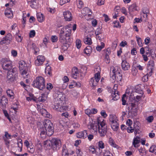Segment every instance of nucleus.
I'll return each instance as SVG.
<instances>
[{"label":"nucleus","instance_id":"nucleus-3","mask_svg":"<svg viewBox=\"0 0 156 156\" xmlns=\"http://www.w3.org/2000/svg\"><path fill=\"white\" fill-rule=\"evenodd\" d=\"M97 120L100 124L98 131L100 136L103 137L106 134L107 130V126L106 122L101 117L97 118Z\"/></svg>","mask_w":156,"mask_h":156},{"label":"nucleus","instance_id":"nucleus-38","mask_svg":"<svg viewBox=\"0 0 156 156\" xmlns=\"http://www.w3.org/2000/svg\"><path fill=\"white\" fill-rule=\"evenodd\" d=\"M109 143L111 146L117 148L118 147V145L115 144L114 140L111 138H109Z\"/></svg>","mask_w":156,"mask_h":156},{"label":"nucleus","instance_id":"nucleus-17","mask_svg":"<svg viewBox=\"0 0 156 156\" xmlns=\"http://www.w3.org/2000/svg\"><path fill=\"white\" fill-rule=\"evenodd\" d=\"M97 112V109L95 108H92L91 109H87L85 110V113L89 116L92 115L96 114Z\"/></svg>","mask_w":156,"mask_h":156},{"label":"nucleus","instance_id":"nucleus-46","mask_svg":"<svg viewBox=\"0 0 156 156\" xmlns=\"http://www.w3.org/2000/svg\"><path fill=\"white\" fill-rule=\"evenodd\" d=\"M27 147L28 151L30 153H33L34 152L35 150L33 146H30Z\"/></svg>","mask_w":156,"mask_h":156},{"label":"nucleus","instance_id":"nucleus-15","mask_svg":"<svg viewBox=\"0 0 156 156\" xmlns=\"http://www.w3.org/2000/svg\"><path fill=\"white\" fill-rule=\"evenodd\" d=\"M79 68L80 69H79V74H80L81 77V79H82L86 73L87 68L85 66L82 65L80 66Z\"/></svg>","mask_w":156,"mask_h":156},{"label":"nucleus","instance_id":"nucleus-1","mask_svg":"<svg viewBox=\"0 0 156 156\" xmlns=\"http://www.w3.org/2000/svg\"><path fill=\"white\" fill-rule=\"evenodd\" d=\"M1 62L3 69L8 71L7 76V81L9 83L14 82L17 76V69L15 67L12 69V62L7 58L2 59Z\"/></svg>","mask_w":156,"mask_h":156},{"label":"nucleus","instance_id":"nucleus-59","mask_svg":"<svg viewBox=\"0 0 156 156\" xmlns=\"http://www.w3.org/2000/svg\"><path fill=\"white\" fill-rule=\"evenodd\" d=\"M154 119L153 117L152 116H149L146 119L147 122H151Z\"/></svg>","mask_w":156,"mask_h":156},{"label":"nucleus","instance_id":"nucleus-51","mask_svg":"<svg viewBox=\"0 0 156 156\" xmlns=\"http://www.w3.org/2000/svg\"><path fill=\"white\" fill-rule=\"evenodd\" d=\"M4 138H5L7 139H11L12 138V136L11 135L9 134L7 132H5Z\"/></svg>","mask_w":156,"mask_h":156},{"label":"nucleus","instance_id":"nucleus-62","mask_svg":"<svg viewBox=\"0 0 156 156\" xmlns=\"http://www.w3.org/2000/svg\"><path fill=\"white\" fill-rule=\"evenodd\" d=\"M137 39V42L138 45L140 46H142V44L141 41V39L140 37H136Z\"/></svg>","mask_w":156,"mask_h":156},{"label":"nucleus","instance_id":"nucleus-23","mask_svg":"<svg viewBox=\"0 0 156 156\" xmlns=\"http://www.w3.org/2000/svg\"><path fill=\"white\" fill-rule=\"evenodd\" d=\"M30 48L34 50V54L36 55L39 54L40 51L39 49L36 46V44L34 43H32L30 47Z\"/></svg>","mask_w":156,"mask_h":156},{"label":"nucleus","instance_id":"nucleus-48","mask_svg":"<svg viewBox=\"0 0 156 156\" xmlns=\"http://www.w3.org/2000/svg\"><path fill=\"white\" fill-rule=\"evenodd\" d=\"M103 156H113L112 154L108 150L105 151L103 153Z\"/></svg>","mask_w":156,"mask_h":156},{"label":"nucleus","instance_id":"nucleus-45","mask_svg":"<svg viewBox=\"0 0 156 156\" xmlns=\"http://www.w3.org/2000/svg\"><path fill=\"white\" fill-rule=\"evenodd\" d=\"M105 46V44L103 42L101 43V45L97 46L96 49L97 51H100Z\"/></svg>","mask_w":156,"mask_h":156},{"label":"nucleus","instance_id":"nucleus-8","mask_svg":"<svg viewBox=\"0 0 156 156\" xmlns=\"http://www.w3.org/2000/svg\"><path fill=\"white\" fill-rule=\"evenodd\" d=\"M43 125L45 130L46 131L47 135L51 136L54 132L52 123L50 120H45L43 122Z\"/></svg>","mask_w":156,"mask_h":156},{"label":"nucleus","instance_id":"nucleus-28","mask_svg":"<svg viewBox=\"0 0 156 156\" xmlns=\"http://www.w3.org/2000/svg\"><path fill=\"white\" fill-rule=\"evenodd\" d=\"M87 136V131L84 130L79 133V138L84 139Z\"/></svg>","mask_w":156,"mask_h":156},{"label":"nucleus","instance_id":"nucleus-54","mask_svg":"<svg viewBox=\"0 0 156 156\" xmlns=\"http://www.w3.org/2000/svg\"><path fill=\"white\" fill-rule=\"evenodd\" d=\"M94 78L95 80L98 82L100 78V73H95Z\"/></svg>","mask_w":156,"mask_h":156},{"label":"nucleus","instance_id":"nucleus-42","mask_svg":"<svg viewBox=\"0 0 156 156\" xmlns=\"http://www.w3.org/2000/svg\"><path fill=\"white\" fill-rule=\"evenodd\" d=\"M55 107L56 109H58V110L60 112H62L64 110H66L67 109V107L66 106H60V107L57 106V105L55 106Z\"/></svg>","mask_w":156,"mask_h":156},{"label":"nucleus","instance_id":"nucleus-16","mask_svg":"<svg viewBox=\"0 0 156 156\" xmlns=\"http://www.w3.org/2000/svg\"><path fill=\"white\" fill-rule=\"evenodd\" d=\"M64 19L66 21H70L72 19V14L69 11H66L64 12L63 13Z\"/></svg>","mask_w":156,"mask_h":156},{"label":"nucleus","instance_id":"nucleus-60","mask_svg":"<svg viewBox=\"0 0 156 156\" xmlns=\"http://www.w3.org/2000/svg\"><path fill=\"white\" fill-rule=\"evenodd\" d=\"M35 35V32L34 30H31L30 33V37H34Z\"/></svg>","mask_w":156,"mask_h":156},{"label":"nucleus","instance_id":"nucleus-61","mask_svg":"<svg viewBox=\"0 0 156 156\" xmlns=\"http://www.w3.org/2000/svg\"><path fill=\"white\" fill-rule=\"evenodd\" d=\"M105 3V0H98L97 4L98 5H104Z\"/></svg>","mask_w":156,"mask_h":156},{"label":"nucleus","instance_id":"nucleus-58","mask_svg":"<svg viewBox=\"0 0 156 156\" xmlns=\"http://www.w3.org/2000/svg\"><path fill=\"white\" fill-rule=\"evenodd\" d=\"M100 114L101 115L103 116L104 118L106 117L107 116V115L105 110H103L101 111L100 112Z\"/></svg>","mask_w":156,"mask_h":156},{"label":"nucleus","instance_id":"nucleus-64","mask_svg":"<svg viewBox=\"0 0 156 156\" xmlns=\"http://www.w3.org/2000/svg\"><path fill=\"white\" fill-rule=\"evenodd\" d=\"M52 41L53 42H56L57 41V37L56 36H53L51 38Z\"/></svg>","mask_w":156,"mask_h":156},{"label":"nucleus","instance_id":"nucleus-55","mask_svg":"<svg viewBox=\"0 0 156 156\" xmlns=\"http://www.w3.org/2000/svg\"><path fill=\"white\" fill-rule=\"evenodd\" d=\"M45 72L46 73H47L48 74H50L51 73V67L48 66H47L45 69Z\"/></svg>","mask_w":156,"mask_h":156},{"label":"nucleus","instance_id":"nucleus-35","mask_svg":"<svg viewBox=\"0 0 156 156\" xmlns=\"http://www.w3.org/2000/svg\"><path fill=\"white\" fill-rule=\"evenodd\" d=\"M69 153L66 147H63L62 150V156H68Z\"/></svg>","mask_w":156,"mask_h":156},{"label":"nucleus","instance_id":"nucleus-18","mask_svg":"<svg viewBox=\"0 0 156 156\" xmlns=\"http://www.w3.org/2000/svg\"><path fill=\"white\" fill-rule=\"evenodd\" d=\"M28 3L33 8L37 9L38 8V4L37 0H28Z\"/></svg>","mask_w":156,"mask_h":156},{"label":"nucleus","instance_id":"nucleus-31","mask_svg":"<svg viewBox=\"0 0 156 156\" xmlns=\"http://www.w3.org/2000/svg\"><path fill=\"white\" fill-rule=\"evenodd\" d=\"M92 49L90 46H88L86 47L84 50V53L87 54V56H89L92 52Z\"/></svg>","mask_w":156,"mask_h":156},{"label":"nucleus","instance_id":"nucleus-43","mask_svg":"<svg viewBox=\"0 0 156 156\" xmlns=\"http://www.w3.org/2000/svg\"><path fill=\"white\" fill-rule=\"evenodd\" d=\"M62 36L64 38V40L63 41H61L60 37H59V39L60 42L62 43H64L65 42H68L69 41V40L70 39V36H69L68 37H66V36H64V35H63Z\"/></svg>","mask_w":156,"mask_h":156},{"label":"nucleus","instance_id":"nucleus-29","mask_svg":"<svg viewBox=\"0 0 156 156\" xmlns=\"http://www.w3.org/2000/svg\"><path fill=\"white\" fill-rule=\"evenodd\" d=\"M109 120L111 123L118 122V121L117 117L115 115H110Z\"/></svg>","mask_w":156,"mask_h":156},{"label":"nucleus","instance_id":"nucleus-53","mask_svg":"<svg viewBox=\"0 0 156 156\" xmlns=\"http://www.w3.org/2000/svg\"><path fill=\"white\" fill-rule=\"evenodd\" d=\"M18 147L20 148V149H18V150H20V151H22L23 143H22V141L21 140L18 142L17 143Z\"/></svg>","mask_w":156,"mask_h":156},{"label":"nucleus","instance_id":"nucleus-25","mask_svg":"<svg viewBox=\"0 0 156 156\" xmlns=\"http://www.w3.org/2000/svg\"><path fill=\"white\" fill-rule=\"evenodd\" d=\"M48 93H43L41 94V96L38 98V101H39L44 102L46 100L47 97Z\"/></svg>","mask_w":156,"mask_h":156},{"label":"nucleus","instance_id":"nucleus-27","mask_svg":"<svg viewBox=\"0 0 156 156\" xmlns=\"http://www.w3.org/2000/svg\"><path fill=\"white\" fill-rule=\"evenodd\" d=\"M37 16L38 21L40 22H42L44 20V16L42 13H37Z\"/></svg>","mask_w":156,"mask_h":156},{"label":"nucleus","instance_id":"nucleus-24","mask_svg":"<svg viewBox=\"0 0 156 156\" xmlns=\"http://www.w3.org/2000/svg\"><path fill=\"white\" fill-rule=\"evenodd\" d=\"M78 70L77 68L76 67H74L72 69V77L74 79H76L78 77Z\"/></svg>","mask_w":156,"mask_h":156},{"label":"nucleus","instance_id":"nucleus-47","mask_svg":"<svg viewBox=\"0 0 156 156\" xmlns=\"http://www.w3.org/2000/svg\"><path fill=\"white\" fill-rule=\"evenodd\" d=\"M147 15L142 13L141 14V18L142 21H146L147 20Z\"/></svg>","mask_w":156,"mask_h":156},{"label":"nucleus","instance_id":"nucleus-56","mask_svg":"<svg viewBox=\"0 0 156 156\" xmlns=\"http://www.w3.org/2000/svg\"><path fill=\"white\" fill-rule=\"evenodd\" d=\"M148 76H149L148 75V73L146 75L144 76L142 78V80L144 82H146L148 80Z\"/></svg>","mask_w":156,"mask_h":156},{"label":"nucleus","instance_id":"nucleus-39","mask_svg":"<svg viewBox=\"0 0 156 156\" xmlns=\"http://www.w3.org/2000/svg\"><path fill=\"white\" fill-rule=\"evenodd\" d=\"M134 133L136 135L137 133H139L140 127L136 124H134Z\"/></svg>","mask_w":156,"mask_h":156},{"label":"nucleus","instance_id":"nucleus-6","mask_svg":"<svg viewBox=\"0 0 156 156\" xmlns=\"http://www.w3.org/2000/svg\"><path fill=\"white\" fill-rule=\"evenodd\" d=\"M32 85L40 90H42L45 88V80L41 76L37 77L34 80Z\"/></svg>","mask_w":156,"mask_h":156},{"label":"nucleus","instance_id":"nucleus-50","mask_svg":"<svg viewBox=\"0 0 156 156\" xmlns=\"http://www.w3.org/2000/svg\"><path fill=\"white\" fill-rule=\"evenodd\" d=\"M138 73V70L136 68H133L132 70V74L135 76Z\"/></svg>","mask_w":156,"mask_h":156},{"label":"nucleus","instance_id":"nucleus-22","mask_svg":"<svg viewBox=\"0 0 156 156\" xmlns=\"http://www.w3.org/2000/svg\"><path fill=\"white\" fill-rule=\"evenodd\" d=\"M40 112L42 115L44 116L49 118H51L52 117L51 115L45 109L42 108L41 109Z\"/></svg>","mask_w":156,"mask_h":156},{"label":"nucleus","instance_id":"nucleus-11","mask_svg":"<svg viewBox=\"0 0 156 156\" xmlns=\"http://www.w3.org/2000/svg\"><path fill=\"white\" fill-rule=\"evenodd\" d=\"M154 62L153 60H150L147 63V70L148 71V75L151 76L153 73L154 69Z\"/></svg>","mask_w":156,"mask_h":156},{"label":"nucleus","instance_id":"nucleus-36","mask_svg":"<svg viewBox=\"0 0 156 156\" xmlns=\"http://www.w3.org/2000/svg\"><path fill=\"white\" fill-rule=\"evenodd\" d=\"M138 151L140 154H141L142 156L146 155L147 154V152L145 148L141 147L139 149Z\"/></svg>","mask_w":156,"mask_h":156},{"label":"nucleus","instance_id":"nucleus-21","mask_svg":"<svg viewBox=\"0 0 156 156\" xmlns=\"http://www.w3.org/2000/svg\"><path fill=\"white\" fill-rule=\"evenodd\" d=\"M7 103L8 100L7 98L4 96L2 97L1 99V106L3 108H5V107L6 105L7 104Z\"/></svg>","mask_w":156,"mask_h":156},{"label":"nucleus","instance_id":"nucleus-32","mask_svg":"<svg viewBox=\"0 0 156 156\" xmlns=\"http://www.w3.org/2000/svg\"><path fill=\"white\" fill-rule=\"evenodd\" d=\"M98 145L99 147L98 148L99 150V153L100 154L102 152V149L105 147L103 141H100L98 142Z\"/></svg>","mask_w":156,"mask_h":156},{"label":"nucleus","instance_id":"nucleus-30","mask_svg":"<svg viewBox=\"0 0 156 156\" xmlns=\"http://www.w3.org/2000/svg\"><path fill=\"white\" fill-rule=\"evenodd\" d=\"M137 7L135 4H133L130 5L129 7V12L130 13L131 12L137 10Z\"/></svg>","mask_w":156,"mask_h":156},{"label":"nucleus","instance_id":"nucleus-41","mask_svg":"<svg viewBox=\"0 0 156 156\" xmlns=\"http://www.w3.org/2000/svg\"><path fill=\"white\" fill-rule=\"evenodd\" d=\"M41 132L40 133V136L42 138H44L46 137V135H47L46 131L44 130V128L41 129Z\"/></svg>","mask_w":156,"mask_h":156},{"label":"nucleus","instance_id":"nucleus-57","mask_svg":"<svg viewBox=\"0 0 156 156\" xmlns=\"http://www.w3.org/2000/svg\"><path fill=\"white\" fill-rule=\"evenodd\" d=\"M142 13L147 15L149 13V9L147 8H144L142 10Z\"/></svg>","mask_w":156,"mask_h":156},{"label":"nucleus","instance_id":"nucleus-4","mask_svg":"<svg viewBox=\"0 0 156 156\" xmlns=\"http://www.w3.org/2000/svg\"><path fill=\"white\" fill-rule=\"evenodd\" d=\"M111 75H112L111 77L113 80H115L114 82H119L120 81L122 77L120 74V68L117 66L112 67L111 68Z\"/></svg>","mask_w":156,"mask_h":156},{"label":"nucleus","instance_id":"nucleus-37","mask_svg":"<svg viewBox=\"0 0 156 156\" xmlns=\"http://www.w3.org/2000/svg\"><path fill=\"white\" fill-rule=\"evenodd\" d=\"M98 82L95 80L94 78H92L90 81V84L92 87H95L97 85Z\"/></svg>","mask_w":156,"mask_h":156},{"label":"nucleus","instance_id":"nucleus-14","mask_svg":"<svg viewBox=\"0 0 156 156\" xmlns=\"http://www.w3.org/2000/svg\"><path fill=\"white\" fill-rule=\"evenodd\" d=\"M45 58L43 55H38L37 56V59L35 61V64L37 66L41 65L45 61Z\"/></svg>","mask_w":156,"mask_h":156},{"label":"nucleus","instance_id":"nucleus-19","mask_svg":"<svg viewBox=\"0 0 156 156\" xmlns=\"http://www.w3.org/2000/svg\"><path fill=\"white\" fill-rule=\"evenodd\" d=\"M122 69L124 71L128 70L130 68L129 63L126 60H122L121 63Z\"/></svg>","mask_w":156,"mask_h":156},{"label":"nucleus","instance_id":"nucleus-49","mask_svg":"<svg viewBox=\"0 0 156 156\" xmlns=\"http://www.w3.org/2000/svg\"><path fill=\"white\" fill-rule=\"evenodd\" d=\"M67 42H65L64 43H63V44L62 46V49L65 51L67 49L69 46V44H67Z\"/></svg>","mask_w":156,"mask_h":156},{"label":"nucleus","instance_id":"nucleus-7","mask_svg":"<svg viewBox=\"0 0 156 156\" xmlns=\"http://www.w3.org/2000/svg\"><path fill=\"white\" fill-rule=\"evenodd\" d=\"M72 26V24H69L61 29L59 34V37H60L61 41H63L64 40L63 35L66 36L67 37H68L69 36H70Z\"/></svg>","mask_w":156,"mask_h":156},{"label":"nucleus","instance_id":"nucleus-40","mask_svg":"<svg viewBox=\"0 0 156 156\" xmlns=\"http://www.w3.org/2000/svg\"><path fill=\"white\" fill-rule=\"evenodd\" d=\"M7 93L9 97L12 98H13V96L14 95V94L11 90L8 89L7 90Z\"/></svg>","mask_w":156,"mask_h":156},{"label":"nucleus","instance_id":"nucleus-13","mask_svg":"<svg viewBox=\"0 0 156 156\" xmlns=\"http://www.w3.org/2000/svg\"><path fill=\"white\" fill-rule=\"evenodd\" d=\"M117 87L118 85L117 84L114 85L113 89L114 91H113L112 94L113 99L115 101L117 100L119 98V92L117 90Z\"/></svg>","mask_w":156,"mask_h":156},{"label":"nucleus","instance_id":"nucleus-5","mask_svg":"<svg viewBox=\"0 0 156 156\" xmlns=\"http://www.w3.org/2000/svg\"><path fill=\"white\" fill-rule=\"evenodd\" d=\"M19 67L21 75L24 78H28L29 76L28 67L26 63L23 60H21L19 62Z\"/></svg>","mask_w":156,"mask_h":156},{"label":"nucleus","instance_id":"nucleus-9","mask_svg":"<svg viewBox=\"0 0 156 156\" xmlns=\"http://www.w3.org/2000/svg\"><path fill=\"white\" fill-rule=\"evenodd\" d=\"M100 124L98 123L97 120L96 122L93 121L92 119H90V122L88 125V127L90 130L94 133L97 132Z\"/></svg>","mask_w":156,"mask_h":156},{"label":"nucleus","instance_id":"nucleus-63","mask_svg":"<svg viewBox=\"0 0 156 156\" xmlns=\"http://www.w3.org/2000/svg\"><path fill=\"white\" fill-rule=\"evenodd\" d=\"M133 124L132 121L129 119H128L126 122V124L129 126H130L132 125Z\"/></svg>","mask_w":156,"mask_h":156},{"label":"nucleus","instance_id":"nucleus-12","mask_svg":"<svg viewBox=\"0 0 156 156\" xmlns=\"http://www.w3.org/2000/svg\"><path fill=\"white\" fill-rule=\"evenodd\" d=\"M12 36L10 33L7 34L4 37L0 42V44H10L12 41Z\"/></svg>","mask_w":156,"mask_h":156},{"label":"nucleus","instance_id":"nucleus-34","mask_svg":"<svg viewBox=\"0 0 156 156\" xmlns=\"http://www.w3.org/2000/svg\"><path fill=\"white\" fill-rule=\"evenodd\" d=\"M112 128L114 130H116L119 126V124L117 122H115L111 123Z\"/></svg>","mask_w":156,"mask_h":156},{"label":"nucleus","instance_id":"nucleus-33","mask_svg":"<svg viewBox=\"0 0 156 156\" xmlns=\"http://www.w3.org/2000/svg\"><path fill=\"white\" fill-rule=\"evenodd\" d=\"M84 42L85 44L90 45L92 43L91 38L89 37H85L84 39Z\"/></svg>","mask_w":156,"mask_h":156},{"label":"nucleus","instance_id":"nucleus-26","mask_svg":"<svg viewBox=\"0 0 156 156\" xmlns=\"http://www.w3.org/2000/svg\"><path fill=\"white\" fill-rule=\"evenodd\" d=\"M5 14L7 17L9 18H12L13 17V14L10 9H7L5 10Z\"/></svg>","mask_w":156,"mask_h":156},{"label":"nucleus","instance_id":"nucleus-44","mask_svg":"<svg viewBox=\"0 0 156 156\" xmlns=\"http://www.w3.org/2000/svg\"><path fill=\"white\" fill-rule=\"evenodd\" d=\"M149 151L156 154V146L152 145L149 149Z\"/></svg>","mask_w":156,"mask_h":156},{"label":"nucleus","instance_id":"nucleus-52","mask_svg":"<svg viewBox=\"0 0 156 156\" xmlns=\"http://www.w3.org/2000/svg\"><path fill=\"white\" fill-rule=\"evenodd\" d=\"M23 37L18 34H16V38L18 42H21L22 40Z\"/></svg>","mask_w":156,"mask_h":156},{"label":"nucleus","instance_id":"nucleus-2","mask_svg":"<svg viewBox=\"0 0 156 156\" xmlns=\"http://www.w3.org/2000/svg\"><path fill=\"white\" fill-rule=\"evenodd\" d=\"M44 147L48 149L53 151L59 150L61 147V142L57 138H53L51 140H47L44 142Z\"/></svg>","mask_w":156,"mask_h":156},{"label":"nucleus","instance_id":"nucleus-10","mask_svg":"<svg viewBox=\"0 0 156 156\" xmlns=\"http://www.w3.org/2000/svg\"><path fill=\"white\" fill-rule=\"evenodd\" d=\"M82 15L85 16V18L87 20L93 18L92 12L91 10L88 8L85 7L81 10Z\"/></svg>","mask_w":156,"mask_h":156},{"label":"nucleus","instance_id":"nucleus-20","mask_svg":"<svg viewBox=\"0 0 156 156\" xmlns=\"http://www.w3.org/2000/svg\"><path fill=\"white\" fill-rule=\"evenodd\" d=\"M140 141V138L138 136H136L134 137L132 143V144L135 147H137L138 146V144H139Z\"/></svg>","mask_w":156,"mask_h":156}]
</instances>
